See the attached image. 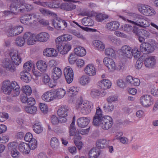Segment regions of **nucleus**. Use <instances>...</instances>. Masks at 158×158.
<instances>
[{
    "label": "nucleus",
    "instance_id": "nucleus-1",
    "mask_svg": "<svg viewBox=\"0 0 158 158\" xmlns=\"http://www.w3.org/2000/svg\"><path fill=\"white\" fill-rule=\"evenodd\" d=\"M93 123L94 125H100L104 130H107L110 128L113 124L112 119L109 116L103 117L102 110L98 107L94 117Z\"/></svg>",
    "mask_w": 158,
    "mask_h": 158
},
{
    "label": "nucleus",
    "instance_id": "nucleus-2",
    "mask_svg": "<svg viewBox=\"0 0 158 158\" xmlns=\"http://www.w3.org/2000/svg\"><path fill=\"white\" fill-rule=\"evenodd\" d=\"M93 106L92 102L87 101H83L82 100L77 102L76 107L81 113L84 114L89 113L92 109Z\"/></svg>",
    "mask_w": 158,
    "mask_h": 158
},
{
    "label": "nucleus",
    "instance_id": "nucleus-3",
    "mask_svg": "<svg viewBox=\"0 0 158 158\" xmlns=\"http://www.w3.org/2000/svg\"><path fill=\"white\" fill-rule=\"evenodd\" d=\"M64 73L67 82L70 84L73 79V72L72 69L69 66H67L64 70Z\"/></svg>",
    "mask_w": 158,
    "mask_h": 158
},
{
    "label": "nucleus",
    "instance_id": "nucleus-4",
    "mask_svg": "<svg viewBox=\"0 0 158 158\" xmlns=\"http://www.w3.org/2000/svg\"><path fill=\"white\" fill-rule=\"evenodd\" d=\"M153 99L149 95H144L140 98V103L144 107H148L150 106L153 104Z\"/></svg>",
    "mask_w": 158,
    "mask_h": 158
},
{
    "label": "nucleus",
    "instance_id": "nucleus-5",
    "mask_svg": "<svg viewBox=\"0 0 158 158\" xmlns=\"http://www.w3.org/2000/svg\"><path fill=\"white\" fill-rule=\"evenodd\" d=\"M2 66L7 71L14 72L15 70V67L13 62L9 59L6 58L2 62Z\"/></svg>",
    "mask_w": 158,
    "mask_h": 158
},
{
    "label": "nucleus",
    "instance_id": "nucleus-6",
    "mask_svg": "<svg viewBox=\"0 0 158 158\" xmlns=\"http://www.w3.org/2000/svg\"><path fill=\"white\" fill-rule=\"evenodd\" d=\"M132 49L127 45L122 46L120 50L121 55L123 57L130 58L132 56Z\"/></svg>",
    "mask_w": 158,
    "mask_h": 158
},
{
    "label": "nucleus",
    "instance_id": "nucleus-7",
    "mask_svg": "<svg viewBox=\"0 0 158 158\" xmlns=\"http://www.w3.org/2000/svg\"><path fill=\"white\" fill-rule=\"evenodd\" d=\"M23 28L21 26L14 27L8 29L7 35L8 36L12 37L19 34L23 31Z\"/></svg>",
    "mask_w": 158,
    "mask_h": 158
},
{
    "label": "nucleus",
    "instance_id": "nucleus-8",
    "mask_svg": "<svg viewBox=\"0 0 158 158\" xmlns=\"http://www.w3.org/2000/svg\"><path fill=\"white\" fill-rule=\"evenodd\" d=\"M53 24L54 27L58 30H63L67 26V23L64 20L58 19L53 20Z\"/></svg>",
    "mask_w": 158,
    "mask_h": 158
},
{
    "label": "nucleus",
    "instance_id": "nucleus-9",
    "mask_svg": "<svg viewBox=\"0 0 158 158\" xmlns=\"http://www.w3.org/2000/svg\"><path fill=\"white\" fill-rule=\"evenodd\" d=\"M140 50L144 54H148L152 52L154 48L149 43L144 42L140 45Z\"/></svg>",
    "mask_w": 158,
    "mask_h": 158
},
{
    "label": "nucleus",
    "instance_id": "nucleus-10",
    "mask_svg": "<svg viewBox=\"0 0 158 158\" xmlns=\"http://www.w3.org/2000/svg\"><path fill=\"white\" fill-rule=\"evenodd\" d=\"M68 2L62 3L60 5L61 9L67 11H71L76 9V6L72 2H76L74 1L67 0Z\"/></svg>",
    "mask_w": 158,
    "mask_h": 158
},
{
    "label": "nucleus",
    "instance_id": "nucleus-11",
    "mask_svg": "<svg viewBox=\"0 0 158 158\" xmlns=\"http://www.w3.org/2000/svg\"><path fill=\"white\" fill-rule=\"evenodd\" d=\"M103 62L110 71H113L116 69V65L112 59L105 57L103 59Z\"/></svg>",
    "mask_w": 158,
    "mask_h": 158
},
{
    "label": "nucleus",
    "instance_id": "nucleus-12",
    "mask_svg": "<svg viewBox=\"0 0 158 158\" xmlns=\"http://www.w3.org/2000/svg\"><path fill=\"white\" fill-rule=\"evenodd\" d=\"M36 40L37 41L45 42L49 39L50 35L49 34L45 32H41L36 34Z\"/></svg>",
    "mask_w": 158,
    "mask_h": 158
},
{
    "label": "nucleus",
    "instance_id": "nucleus-13",
    "mask_svg": "<svg viewBox=\"0 0 158 158\" xmlns=\"http://www.w3.org/2000/svg\"><path fill=\"white\" fill-rule=\"evenodd\" d=\"M42 99L45 102H49L55 99L53 92L50 91L45 92L42 96Z\"/></svg>",
    "mask_w": 158,
    "mask_h": 158
},
{
    "label": "nucleus",
    "instance_id": "nucleus-14",
    "mask_svg": "<svg viewBox=\"0 0 158 158\" xmlns=\"http://www.w3.org/2000/svg\"><path fill=\"white\" fill-rule=\"evenodd\" d=\"M90 119L89 118L81 117L78 118L77 120L78 126L81 128L86 127L89 123Z\"/></svg>",
    "mask_w": 158,
    "mask_h": 158
},
{
    "label": "nucleus",
    "instance_id": "nucleus-15",
    "mask_svg": "<svg viewBox=\"0 0 158 158\" xmlns=\"http://www.w3.org/2000/svg\"><path fill=\"white\" fill-rule=\"evenodd\" d=\"M144 62L147 67L151 68L155 65L156 60L154 56H150L146 58Z\"/></svg>",
    "mask_w": 158,
    "mask_h": 158
},
{
    "label": "nucleus",
    "instance_id": "nucleus-16",
    "mask_svg": "<svg viewBox=\"0 0 158 158\" xmlns=\"http://www.w3.org/2000/svg\"><path fill=\"white\" fill-rule=\"evenodd\" d=\"M85 73L90 76H94L96 74L95 69L94 65L89 64L87 65L84 69Z\"/></svg>",
    "mask_w": 158,
    "mask_h": 158
},
{
    "label": "nucleus",
    "instance_id": "nucleus-17",
    "mask_svg": "<svg viewBox=\"0 0 158 158\" xmlns=\"http://www.w3.org/2000/svg\"><path fill=\"white\" fill-rule=\"evenodd\" d=\"M119 27V23L116 21H113L108 23L106 24V27L109 30L115 31Z\"/></svg>",
    "mask_w": 158,
    "mask_h": 158
},
{
    "label": "nucleus",
    "instance_id": "nucleus-18",
    "mask_svg": "<svg viewBox=\"0 0 158 158\" xmlns=\"http://www.w3.org/2000/svg\"><path fill=\"white\" fill-rule=\"evenodd\" d=\"M69 108L66 106H61L57 111V113L59 116L66 117L69 112Z\"/></svg>",
    "mask_w": 158,
    "mask_h": 158
},
{
    "label": "nucleus",
    "instance_id": "nucleus-19",
    "mask_svg": "<svg viewBox=\"0 0 158 158\" xmlns=\"http://www.w3.org/2000/svg\"><path fill=\"white\" fill-rule=\"evenodd\" d=\"M37 69L42 73L46 72L47 69V64L46 62L43 60H39L36 63Z\"/></svg>",
    "mask_w": 158,
    "mask_h": 158
},
{
    "label": "nucleus",
    "instance_id": "nucleus-20",
    "mask_svg": "<svg viewBox=\"0 0 158 158\" xmlns=\"http://www.w3.org/2000/svg\"><path fill=\"white\" fill-rule=\"evenodd\" d=\"M17 82L15 81L11 82L10 81L6 80L3 81L2 83V89L4 90L5 91L7 87L12 88V89H14L15 85H16Z\"/></svg>",
    "mask_w": 158,
    "mask_h": 158
},
{
    "label": "nucleus",
    "instance_id": "nucleus-21",
    "mask_svg": "<svg viewBox=\"0 0 158 158\" xmlns=\"http://www.w3.org/2000/svg\"><path fill=\"white\" fill-rule=\"evenodd\" d=\"M55 99H60L63 98L65 94V91L63 89H59L53 91Z\"/></svg>",
    "mask_w": 158,
    "mask_h": 158
},
{
    "label": "nucleus",
    "instance_id": "nucleus-22",
    "mask_svg": "<svg viewBox=\"0 0 158 158\" xmlns=\"http://www.w3.org/2000/svg\"><path fill=\"white\" fill-rule=\"evenodd\" d=\"M20 151L24 154H27L30 152L29 147L28 144L25 143H21L19 146Z\"/></svg>",
    "mask_w": 158,
    "mask_h": 158
},
{
    "label": "nucleus",
    "instance_id": "nucleus-23",
    "mask_svg": "<svg viewBox=\"0 0 158 158\" xmlns=\"http://www.w3.org/2000/svg\"><path fill=\"white\" fill-rule=\"evenodd\" d=\"M20 22L24 24L27 25H31L30 13L25 14L20 18Z\"/></svg>",
    "mask_w": 158,
    "mask_h": 158
},
{
    "label": "nucleus",
    "instance_id": "nucleus-24",
    "mask_svg": "<svg viewBox=\"0 0 158 158\" xmlns=\"http://www.w3.org/2000/svg\"><path fill=\"white\" fill-rule=\"evenodd\" d=\"M100 153V151L96 148H93L89 151V158H98Z\"/></svg>",
    "mask_w": 158,
    "mask_h": 158
},
{
    "label": "nucleus",
    "instance_id": "nucleus-25",
    "mask_svg": "<svg viewBox=\"0 0 158 158\" xmlns=\"http://www.w3.org/2000/svg\"><path fill=\"white\" fill-rule=\"evenodd\" d=\"M62 74L60 69L58 67L53 69L52 71V77L54 80L58 79L61 76Z\"/></svg>",
    "mask_w": 158,
    "mask_h": 158
},
{
    "label": "nucleus",
    "instance_id": "nucleus-26",
    "mask_svg": "<svg viewBox=\"0 0 158 158\" xmlns=\"http://www.w3.org/2000/svg\"><path fill=\"white\" fill-rule=\"evenodd\" d=\"M10 55L15 65H18L21 63V58L18 55V53H10Z\"/></svg>",
    "mask_w": 158,
    "mask_h": 158
},
{
    "label": "nucleus",
    "instance_id": "nucleus-27",
    "mask_svg": "<svg viewBox=\"0 0 158 158\" xmlns=\"http://www.w3.org/2000/svg\"><path fill=\"white\" fill-rule=\"evenodd\" d=\"M99 85L104 89H107L110 87L111 83L108 80H102L99 83Z\"/></svg>",
    "mask_w": 158,
    "mask_h": 158
},
{
    "label": "nucleus",
    "instance_id": "nucleus-28",
    "mask_svg": "<svg viewBox=\"0 0 158 158\" xmlns=\"http://www.w3.org/2000/svg\"><path fill=\"white\" fill-rule=\"evenodd\" d=\"M71 48V46L69 44H66L63 45L58 50V51L61 54L63 55L65 54L70 50Z\"/></svg>",
    "mask_w": 158,
    "mask_h": 158
},
{
    "label": "nucleus",
    "instance_id": "nucleus-29",
    "mask_svg": "<svg viewBox=\"0 0 158 158\" xmlns=\"http://www.w3.org/2000/svg\"><path fill=\"white\" fill-rule=\"evenodd\" d=\"M56 51L52 48H47L43 52L44 55L47 56H56Z\"/></svg>",
    "mask_w": 158,
    "mask_h": 158
},
{
    "label": "nucleus",
    "instance_id": "nucleus-30",
    "mask_svg": "<svg viewBox=\"0 0 158 158\" xmlns=\"http://www.w3.org/2000/svg\"><path fill=\"white\" fill-rule=\"evenodd\" d=\"M74 51L76 55L80 56H83L86 54V51L85 49L81 47H79L75 48Z\"/></svg>",
    "mask_w": 158,
    "mask_h": 158
},
{
    "label": "nucleus",
    "instance_id": "nucleus-31",
    "mask_svg": "<svg viewBox=\"0 0 158 158\" xmlns=\"http://www.w3.org/2000/svg\"><path fill=\"white\" fill-rule=\"evenodd\" d=\"M33 129L34 131L37 134L41 133L43 131V127L41 126L40 123H36L33 125Z\"/></svg>",
    "mask_w": 158,
    "mask_h": 158
},
{
    "label": "nucleus",
    "instance_id": "nucleus-32",
    "mask_svg": "<svg viewBox=\"0 0 158 158\" xmlns=\"http://www.w3.org/2000/svg\"><path fill=\"white\" fill-rule=\"evenodd\" d=\"M20 75L22 80L26 83L29 82L30 79V74L27 72L23 71L21 73Z\"/></svg>",
    "mask_w": 158,
    "mask_h": 158
},
{
    "label": "nucleus",
    "instance_id": "nucleus-33",
    "mask_svg": "<svg viewBox=\"0 0 158 158\" xmlns=\"http://www.w3.org/2000/svg\"><path fill=\"white\" fill-rule=\"evenodd\" d=\"M93 44L96 48L99 51H102L105 48V46L103 43L100 40H95L93 42Z\"/></svg>",
    "mask_w": 158,
    "mask_h": 158
},
{
    "label": "nucleus",
    "instance_id": "nucleus-34",
    "mask_svg": "<svg viewBox=\"0 0 158 158\" xmlns=\"http://www.w3.org/2000/svg\"><path fill=\"white\" fill-rule=\"evenodd\" d=\"M96 144L98 148L102 149L106 146L107 143L105 139H100L96 141Z\"/></svg>",
    "mask_w": 158,
    "mask_h": 158
},
{
    "label": "nucleus",
    "instance_id": "nucleus-35",
    "mask_svg": "<svg viewBox=\"0 0 158 158\" xmlns=\"http://www.w3.org/2000/svg\"><path fill=\"white\" fill-rule=\"evenodd\" d=\"M90 81V78L85 75H83L79 79L80 83L83 85L88 84Z\"/></svg>",
    "mask_w": 158,
    "mask_h": 158
},
{
    "label": "nucleus",
    "instance_id": "nucleus-36",
    "mask_svg": "<svg viewBox=\"0 0 158 158\" xmlns=\"http://www.w3.org/2000/svg\"><path fill=\"white\" fill-rule=\"evenodd\" d=\"M50 144L53 148L54 149L57 148L59 144L58 139L56 137H52L51 139Z\"/></svg>",
    "mask_w": 158,
    "mask_h": 158
},
{
    "label": "nucleus",
    "instance_id": "nucleus-37",
    "mask_svg": "<svg viewBox=\"0 0 158 158\" xmlns=\"http://www.w3.org/2000/svg\"><path fill=\"white\" fill-rule=\"evenodd\" d=\"M31 25L38 21L40 19V16L35 13H30Z\"/></svg>",
    "mask_w": 158,
    "mask_h": 158
},
{
    "label": "nucleus",
    "instance_id": "nucleus-38",
    "mask_svg": "<svg viewBox=\"0 0 158 158\" xmlns=\"http://www.w3.org/2000/svg\"><path fill=\"white\" fill-rule=\"evenodd\" d=\"M144 18V17H143L142 16L138 15L137 16L136 18L135 19V21H132L129 20H128V21L134 24L140 26L141 23H142V22Z\"/></svg>",
    "mask_w": 158,
    "mask_h": 158
},
{
    "label": "nucleus",
    "instance_id": "nucleus-39",
    "mask_svg": "<svg viewBox=\"0 0 158 158\" xmlns=\"http://www.w3.org/2000/svg\"><path fill=\"white\" fill-rule=\"evenodd\" d=\"M82 24L85 26H92L94 24L93 20L90 18L86 17L82 20Z\"/></svg>",
    "mask_w": 158,
    "mask_h": 158
},
{
    "label": "nucleus",
    "instance_id": "nucleus-40",
    "mask_svg": "<svg viewBox=\"0 0 158 158\" xmlns=\"http://www.w3.org/2000/svg\"><path fill=\"white\" fill-rule=\"evenodd\" d=\"M40 11L42 14L45 15L53 16L54 17H56L57 16L56 15L55 13L48 10L41 9L40 10Z\"/></svg>",
    "mask_w": 158,
    "mask_h": 158
},
{
    "label": "nucleus",
    "instance_id": "nucleus-41",
    "mask_svg": "<svg viewBox=\"0 0 158 158\" xmlns=\"http://www.w3.org/2000/svg\"><path fill=\"white\" fill-rule=\"evenodd\" d=\"M20 92V90L19 86L18 85L17 83L16 85H15L14 87V89H12L10 94L13 97H16L18 96Z\"/></svg>",
    "mask_w": 158,
    "mask_h": 158
},
{
    "label": "nucleus",
    "instance_id": "nucleus-42",
    "mask_svg": "<svg viewBox=\"0 0 158 158\" xmlns=\"http://www.w3.org/2000/svg\"><path fill=\"white\" fill-rule=\"evenodd\" d=\"M64 41H63L60 36L58 37L56 39V47L57 50H58L64 45Z\"/></svg>",
    "mask_w": 158,
    "mask_h": 158
},
{
    "label": "nucleus",
    "instance_id": "nucleus-43",
    "mask_svg": "<svg viewBox=\"0 0 158 158\" xmlns=\"http://www.w3.org/2000/svg\"><path fill=\"white\" fill-rule=\"evenodd\" d=\"M25 110L27 113L31 114H35L37 110L36 107L33 106H27L25 108Z\"/></svg>",
    "mask_w": 158,
    "mask_h": 158
},
{
    "label": "nucleus",
    "instance_id": "nucleus-44",
    "mask_svg": "<svg viewBox=\"0 0 158 158\" xmlns=\"http://www.w3.org/2000/svg\"><path fill=\"white\" fill-rule=\"evenodd\" d=\"M17 1H16L15 2H12L10 6V10L12 13L15 14L16 11H18V9L19 5L17 4Z\"/></svg>",
    "mask_w": 158,
    "mask_h": 158
},
{
    "label": "nucleus",
    "instance_id": "nucleus-45",
    "mask_svg": "<svg viewBox=\"0 0 158 158\" xmlns=\"http://www.w3.org/2000/svg\"><path fill=\"white\" fill-rule=\"evenodd\" d=\"M23 37L19 36L16 38L15 40L16 44L18 46L22 47L23 46L25 43Z\"/></svg>",
    "mask_w": 158,
    "mask_h": 158
},
{
    "label": "nucleus",
    "instance_id": "nucleus-46",
    "mask_svg": "<svg viewBox=\"0 0 158 158\" xmlns=\"http://www.w3.org/2000/svg\"><path fill=\"white\" fill-rule=\"evenodd\" d=\"M77 93L76 89L74 87H70L69 89H68L67 91V94H69V96L71 97L76 95Z\"/></svg>",
    "mask_w": 158,
    "mask_h": 158
},
{
    "label": "nucleus",
    "instance_id": "nucleus-47",
    "mask_svg": "<svg viewBox=\"0 0 158 158\" xmlns=\"http://www.w3.org/2000/svg\"><path fill=\"white\" fill-rule=\"evenodd\" d=\"M105 52L106 55L112 57H115L116 55L114 50L110 48H106Z\"/></svg>",
    "mask_w": 158,
    "mask_h": 158
},
{
    "label": "nucleus",
    "instance_id": "nucleus-48",
    "mask_svg": "<svg viewBox=\"0 0 158 158\" xmlns=\"http://www.w3.org/2000/svg\"><path fill=\"white\" fill-rule=\"evenodd\" d=\"M23 0V3H20L19 2H17V4L19 5L18 7V10L17 12L19 13H23L26 12L25 8V1Z\"/></svg>",
    "mask_w": 158,
    "mask_h": 158
},
{
    "label": "nucleus",
    "instance_id": "nucleus-49",
    "mask_svg": "<svg viewBox=\"0 0 158 158\" xmlns=\"http://www.w3.org/2000/svg\"><path fill=\"white\" fill-rule=\"evenodd\" d=\"M22 90L23 94L27 95H30L32 93V90L30 87L29 86H25L23 87Z\"/></svg>",
    "mask_w": 158,
    "mask_h": 158
},
{
    "label": "nucleus",
    "instance_id": "nucleus-50",
    "mask_svg": "<svg viewBox=\"0 0 158 158\" xmlns=\"http://www.w3.org/2000/svg\"><path fill=\"white\" fill-rule=\"evenodd\" d=\"M77 55L75 53H71L69 57V62L71 64H74L77 59Z\"/></svg>",
    "mask_w": 158,
    "mask_h": 158
},
{
    "label": "nucleus",
    "instance_id": "nucleus-51",
    "mask_svg": "<svg viewBox=\"0 0 158 158\" xmlns=\"http://www.w3.org/2000/svg\"><path fill=\"white\" fill-rule=\"evenodd\" d=\"M96 18L97 21L101 22L105 19L108 18V16L106 15L100 13L96 16Z\"/></svg>",
    "mask_w": 158,
    "mask_h": 158
},
{
    "label": "nucleus",
    "instance_id": "nucleus-52",
    "mask_svg": "<svg viewBox=\"0 0 158 158\" xmlns=\"http://www.w3.org/2000/svg\"><path fill=\"white\" fill-rule=\"evenodd\" d=\"M114 108V106L112 103H110L107 106H103V110L106 112H112Z\"/></svg>",
    "mask_w": 158,
    "mask_h": 158
},
{
    "label": "nucleus",
    "instance_id": "nucleus-53",
    "mask_svg": "<svg viewBox=\"0 0 158 158\" xmlns=\"http://www.w3.org/2000/svg\"><path fill=\"white\" fill-rule=\"evenodd\" d=\"M32 65V63L31 61L25 63L23 66V68L24 69L23 71L27 72L30 71L31 69Z\"/></svg>",
    "mask_w": 158,
    "mask_h": 158
},
{
    "label": "nucleus",
    "instance_id": "nucleus-54",
    "mask_svg": "<svg viewBox=\"0 0 158 158\" xmlns=\"http://www.w3.org/2000/svg\"><path fill=\"white\" fill-rule=\"evenodd\" d=\"M149 6L144 4H142L140 7H139V10L143 14L145 15Z\"/></svg>",
    "mask_w": 158,
    "mask_h": 158
},
{
    "label": "nucleus",
    "instance_id": "nucleus-55",
    "mask_svg": "<svg viewBox=\"0 0 158 158\" xmlns=\"http://www.w3.org/2000/svg\"><path fill=\"white\" fill-rule=\"evenodd\" d=\"M36 34H34L32 37L30 38L29 40H27V43L28 45H32L35 44L37 41L36 40Z\"/></svg>",
    "mask_w": 158,
    "mask_h": 158
},
{
    "label": "nucleus",
    "instance_id": "nucleus-56",
    "mask_svg": "<svg viewBox=\"0 0 158 158\" xmlns=\"http://www.w3.org/2000/svg\"><path fill=\"white\" fill-rule=\"evenodd\" d=\"M18 145V143L15 142H12L9 143L7 145L8 149L10 151L16 149Z\"/></svg>",
    "mask_w": 158,
    "mask_h": 158
},
{
    "label": "nucleus",
    "instance_id": "nucleus-57",
    "mask_svg": "<svg viewBox=\"0 0 158 158\" xmlns=\"http://www.w3.org/2000/svg\"><path fill=\"white\" fill-rule=\"evenodd\" d=\"M28 145L29 147L30 150H34L37 147V142L35 139H33L29 142Z\"/></svg>",
    "mask_w": 158,
    "mask_h": 158
},
{
    "label": "nucleus",
    "instance_id": "nucleus-58",
    "mask_svg": "<svg viewBox=\"0 0 158 158\" xmlns=\"http://www.w3.org/2000/svg\"><path fill=\"white\" fill-rule=\"evenodd\" d=\"M77 133V130L75 124H71L69 127V133L71 135H75Z\"/></svg>",
    "mask_w": 158,
    "mask_h": 158
},
{
    "label": "nucleus",
    "instance_id": "nucleus-59",
    "mask_svg": "<svg viewBox=\"0 0 158 158\" xmlns=\"http://www.w3.org/2000/svg\"><path fill=\"white\" fill-rule=\"evenodd\" d=\"M122 29L126 31L129 32L133 29V27L129 24H124L121 26Z\"/></svg>",
    "mask_w": 158,
    "mask_h": 158
},
{
    "label": "nucleus",
    "instance_id": "nucleus-60",
    "mask_svg": "<svg viewBox=\"0 0 158 158\" xmlns=\"http://www.w3.org/2000/svg\"><path fill=\"white\" fill-rule=\"evenodd\" d=\"M100 94V93L98 89H94L92 90L91 92L90 95L93 98H95L99 96Z\"/></svg>",
    "mask_w": 158,
    "mask_h": 158
},
{
    "label": "nucleus",
    "instance_id": "nucleus-61",
    "mask_svg": "<svg viewBox=\"0 0 158 158\" xmlns=\"http://www.w3.org/2000/svg\"><path fill=\"white\" fill-rule=\"evenodd\" d=\"M142 29H139L138 27L136 26L134 27L133 30V32L138 36H139L141 35V31Z\"/></svg>",
    "mask_w": 158,
    "mask_h": 158
},
{
    "label": "nucleus",
    "instance_id": "nucleus-62",
    "mask_svg": "<svg viewBox=\"0 0 158 158\" xmlns=\"http://www.w3.org/2000/svg\"><path fill=\"white\" fill-rule=\"evenodd\" d=\"M8 118V114L5 112L0 113V122H2Z\"/></svg>",
    "mask_w": 158,
    "mask_h": 158
},
{
    "label": "nucleus",
    "instance_id": "nucleus-63",
    "mask_svg": "<svg viewBox=\"0 0 158 158\" xmlns=\"http://www.w3.org/2000/svg\"><path fill=\"white\" fill-rule=\"evenodd\" d=\"M33 136L32 134L30 133H27L24 137V139L27 142H29L33 140L34 139H32Z\"/></svg>",
    "mask_w": 158,
    "mask_h": 158
},
{
    "label": "nucleus",
    "instance_id": "nucleus-64",
    "mask_svg": "<svg viewBox=\"0 0 158 158\" xmlns=\"http://www.w3.org/2000/svg\"><path fill=\"white\" fill-rule=\"evenodd\" d=\"M40 108L41 111L44 113H46L48 111V107L45 104L40 103Z\"/></svg>",
    "mask_w": 158,
    "mask_h": 158
}]
</instances>
